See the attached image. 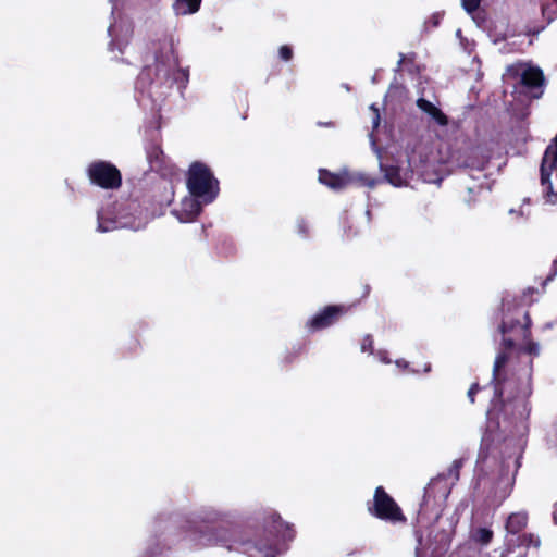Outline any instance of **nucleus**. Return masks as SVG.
<instances>
[{
  "mask_svg": "<svg viewBox=\"0 0 557 557\" xmlns=\"http://www.w3.org/2000/svg\"><path fill=\"white\" fill-rule=\"evenodd\" d=\"M386 181L396 187H400L404 184L400 169L398 166L389 165L385 168L384 174Z\"/></svg>",
  "mask_w": 557,
  "mask_h": 557,
  "instance_id": "obj_23",
  "label": "nucleus"
},
{
  "mask_svg": "<svg viewBox=\"0 0 557 557\" xmlns=\"http://www.w3.org/2000/svg\"><path fill=\"white\" fill-rule=\"evenodd\" d=\"M86 175L89 182L102 189L114 190L122 186V173L117 166L110 161L96 160L88 164Z\"/></svg>",
  "mask_w": 557,
  "mask_h": 557,
  "instance_id": "obj_7",
  "label": "nucleus"
},
{
  "mask_svg": "<svg viewBox=\"0 0 557 557\" xmlns=\"http://www.w3.org/2000/svg\"><path fill=\"white\" fill-rule=\"evenodd\" d=\"M296 228L297 233L302 237H307L309 235V225L304 219L297 221Z\"/></svg>",
  "mask_w": 557,
  "mask_h": 557,
  "instance_id": "obj_30",
  "label": "nucleus"
},
{
  "mask_svg": "<svg viewBox=\"0 0 557 557\" xmlns=\"http://www.w3.org/2000/svg\"><path fill=\"white\" fill-rule=\"evenodd\" d=\"M540 546L541 540L533 533H520L513 537H508L506 541V549L508 553H511L520 547H534L537 549Z\"/></svg>",
  "mask_w": 557,
  "mask_h": 557,
  "instance_id": "obj_14",
  "label": "nucleus"
},
{
  "mask_svg": "<svg viewBox=\"0 0 557 557\" xmlns=\"http://www.w3.org/2000/svg\"><path fill=\"white\" fill-rule=\"evenodd\" d=\"M185 537L196 546L219 545L249 557H277L288 549L296 531L277 512L264 517L262 533L238 528L225 521L193 520L183 525Z\"/></svg>",
  "mask_w": 557,
  "mask_h": 557,
  "instance_id": "obj_1",
  "label": "nucleus"
},
{
  "mask_svg": "<svg viewBox=\"0 0 557 557\" xmlns=\"http://www.w3.org/2000/svg\"><path fill=\"white\" fill-rule=\"evenodd\" d=\"M442 496H445V497H446V488H443V491H442Z\"/></svg>",
  "mask_w": 557,
  "mask_h": 557,
  "instance_id": "obj_38",
  "label": "nucleus"
},
{
  "mask_svg": "<svg viewBox=\"0 0 557 557\" xmlns=\"http://www.w3.org/2000/svg\"><path fill=\"white\" fill-rule=\"evenodd\" d=\"M556 274H557V258L553 261L552 272L545 278L544 285H546L548 282L553 281L554 277L556 276Z\"/></svg>",
  "mask_w": 557,
  "mask_h": 557,
  "instance_id": "obj_33",
  "label": "nucleus"
},
{
  "mask_svg": "<svg viewBox=\"0 0 557 557\" xmlns=\"http://www.w3.org/2000/svg\"><path fill=\"white\" fill-rule=\"evenodd\" d=\"M361 350L363 352H373V337L372 335L368 334L362 338L361 342Z\"/></svg>",
  "mask_w": 557,
  "mask_h": 557,
  "instance_id": "obj_28",
  "label": "nucleus"
},
{
  "mask_svg": "<svg viewBox=\"0 0 557 557\" xmlns=\"http://www.w3.org/2000/svg\"><path fill=\"white\" fill-rule=\"evenodd\" d=\"M461 467V461L460 460H455L451 465V467L449 468V474H455L456 479L458 480L459 479V469Z\"/></svg>",
  "mask_w": 557,
  "mask_h": 557,
  "instance_id": "obj_32",
  "label": "nucleus"
},
{
  "mask_svg": "<svg viewBox=\"0 0 557 557\" xmlns=\"http://www.w3.org/2000/svg\"><path fill=\"white\" fill-rule=\"evenodd\" d=\"M375 112H376V117H375V121H374V126L376 127L379 125V122H380V115H379V111L375 109Z\"/></svg>",
  "mask_w": 557,
  "mask_h": 557,
  "instance_id": "obj_37",
  "label": "nucleus"
},
{
  "mask_svg": "<svg viewBox=\"0 0 557 557\" xmlns=\"http://www.w3.org/2000/svg\"><path fill=\"white\" fill-rule=\"evenodd\" d=\"M557 2V0H555Z\"/></svg>",
  "mask_w": 557,
  "mask_h": 557,
  "instance_id": "obj_39",
  "label": "nucleus"
},
{
  "mask_svg": "<svg viewBox=\"0 0 557 557\" xmlns=\"http://www.w3.org/2000/svg\"><path fill=\"white\" fill-rule=\"evenodd\" d=\"M553 520H554V523L557 524V503L554 506Z\"/></svg>",
  "mask_w": 557,
  "mask_h": 557,
  "instance_id": "obj_35",
  "label": "nucleus"
},
{
  "mask_svg": "<svg viewBox=\"0 0 557 557\" xmlns=\"http://www.w3.org/2000/svg\"><path fill=\"white\" fill-rule=\"evenodd\" d=\"M406 57L405 54L400 53V59L398 61V66H401L405 63Z\"/></svg>",
  "mask_w": 557,
  "mask_h": 557,
  "instance_id": "obj_36",
  "label": "nucleus"
},
{
  "mask_svg": "<svg viewBox=\"0 0 557 557\" xmlns=\"http://www.w3.org/2000/svg\"><path fill=\"white\" fill-rule=\"evenodd\" d=\"M529 517L524 511L512 512L508 516L505 529L510 537L520 534L528 525Z\"/></svg>",
  "mask_w": 557,
  "mask_h": 557,
  "instance_id": "obj_17",
  "label": "nucleus"
},
{
  "mask_svg": "<svg viewBox=\"0 0 557 557\" xmlns=\"http://www.w3.org/2000/svg\"><path fill=\"white\" fill-rule=\"evenodd\" d=\"M319 182L334 191H341L348 187L347 170L345 169L339 173H334L327 169H320Z\"/></svg>",
  "mask_w": 557,
  "mask_h": 557,
  "instance_id": "obj_12",
  "label": "nucleus"
},
{
  "mask_svg": "<svg viewBox=\"0 0 557 557\" xmlns=\"http://www.w3.org/2000/svg\"><path fill=\"white\" fill-rule=\"evenodd\" d=\"M187 188L189 194L205 203H211L220 193L219 181L214 177L211 169L200 162L195 161L190 164L187 172Z\"/></svg>",
  "mask_w": 557,
  "mask_h": 557,
  "instance_id": "obj_5",
  "label": "nucleus"
},
{
  "mask_svg": "<svg viewBox=\"0 0 557 557\" xmlns=\"http://www.w3.org/2000/svg\"><path fill=\"white\" fill-rule=\"evenodd\" d=\"M278 54H280V58L283 60V61H290L293 59V55H294V52H293V49L290 46L288 45H283L280 47L278 49Z\"/></svg>",
  "mask_w": 557,
  "mask_h": 557,
  "instance_id": "obj_27",
  "label": "nucleus"
},
{
  "mask_svg": "<svg viewBox=\"0 0 557 557\" xmlns=\"http://www.w3.org/2000/svg\"><path fill=\"white\" fill-rule=\"evenodd\" d=\"M536 293L534 287H528L519 297L503 301V319L498 331L503 334L502 346L505 350L516 347L515 338L529 339L531 337L532 320L529 308L533 304L530 297Z\"/></svg>",
  "mask_w": 557,
  "mask_h": 557,
  "instance_id": "obj_3",
  "label": "nucleus"
},
{
  "mask_svg": "<svg viewBox=\"0 0 557 557\" xmlns=\"http://www.w3.org/2000/svg\"><path fill=\"white\" fill-rule=\"evenodd\" d=\"M189 70L180 67V60L172 44L161 47L154 54L153 64L143 67L136 78V88L152 99L165 97L177 85L186 88Z\"/></svg>",
  "mask_w": 557,
  "mask_h": 557,
  "instance_id": "obj_2",
  "label": "nucleus"
},
{
  "mask_svg": "<svg viewBox=\"0 0 557 557\" xmlns=\"http://www.w3.org/2000/svg\"><path fill=\"white\" fill-rule=\"evenodd\" d=\"M508 362V355L506 351L499 352L494 362L493 367V379L492 381H499V377H502V369L507 364Z\"/></svg>",
  "mask_w": 557,
  "mask_h": 557,
  "instance_id": "obj_24",
  "label": "nucleus"
},
{
  "mask_svg": "<svg viewBox=\"0 0 557 557\" xmlns=\"http://www.w3.org/2000/svg\"><path fill=\"white\" fill-rule=\"evenodd\" d=\"M97 219H98L97 230L99 232L104 233V232H110V231H113L114 228H116V221L111 218H104L102 215L101 211H98Z\"/></svg>",
  "mask_w": 557,
  "mask_h": 557,
  "instance_id": "obj_25",
  "label": "nucleus"
},
{
  "mask_svg": "<svg viewBox=\"0 0 557 557\" xmlns=\"http://www.w3.org/2000/svg\"><path fill=\"white\" fill-rule=\"evenodd\" d=\"M494 537L493 530L488 528H478L472 531L471 539L473 542L481 544V545H487L492 542Z\"/></svg>",
  "mask_w": 557,
  "mask_h": 557,
  "instance_id": "obj_22",
  "label": "nucleus"
},
{
  "mask_svg": "<svg viewBox=\"0 0 557 557\" xmlns=\"http://www.w3.org/2000/svg\"><path fill=\"white\" fill-rule=\"evenodd\" d=\"M525 345L521 348V350L530 356L536 357L540 354L539 344L533 342L531 337L529 339H524Z\"/></svg>",
  "mask_w": 557,
  "mask_h": 557,
  "instance_id": "obj_26",
  "label": "nucleus"
},
{
  "mask_svg": "<svg viewBox=\"0 0 557 557\" xmlns=\"http://www.w3.org/2000/svg\"><path fill=\"white\" fill-rule=\"evenodd\" d=\"M481 0H462V7L468 13L475 12L480 7Z\"/></svg>",
  "mask_w": 557,
  "mask_h": 557,
  "instance_id": "obj_29",
  "label": "nucleus"
},
{
  "mask_svg": "<svg viewBox=\"0 0 557 557\" xmlns=\"http://www.w3.org/2000/svg\"><path fill=\"white\" fill-rule=\"evenodd\" d=\"M202 0H175L173 10L177 15H191L199 11Z\"/></svg>",
  "mask_w": 557,
  "mask_h": 557,
  "instance_id": "obj_21",
  "label": "nucleus"
},
{
  "mask_svg": "<svg viewBox=\"0 0 557 557\" xmlns=\"http://www.w3.org/2000/svg\"><path fill=\"white\" fill-rule=\"evenodd\" d=\"M544 74L539 67L529 66L525 69L520 78L521 85L529 89L541 88L544 85Z\"/></svg>",
  "mask_w": 557,
  "mask_h": 557,
  "instance_id": "obj_18",
  "label": "nucleus"
},
{
  "mask_svg": "<svg viewBox=\"0 0 557 557\" xmlns=\"http://www.w3.org/2000/svg\"><path fill=\"white\" fill-rule=\"evenodd\" d=\"M481 391V386L478 382L471 384L469 391H468V398L471 404H474L475 401V395Z\"/></svg>",
  "mask_w": 557,
  "mask_h": 557,
  "instance_id": "obj_31",
  "label": "nucleus"
},
{
  "mask_svg": "<svg viewBox=\"0 0 557 557\" xmlns=\"http://www.w3.org/2000/svg\"><path fill=\"white\" fill-rule=\"evenodd\" d=\"M347 185L348 187L355 186L373 188L376 185V181L367 173L347 170Z\"/></svg>",
  "mask_w": 557,
  "mask_h": 557,
  "instance_id": "obj_19",
  "label": "nucleus"
},
{
  "mask_svg": "<svg viewBox=\"0 0 557 557\" xmlns=\"http://www.w3.org/2000/svg\"><path fill=\"white\" fill-rule=\"evenodd\" d=\"M485 178V175H483V180L474 176H468L463 180L458 197L468 208H473L482 201L486 189H488Z\"/></svg>",
  "mask_w": 557,
  "mask_h": 557,
  "instance_id": "obj_10",
  "label": "nucleus"
},
{
  "mask_svg": "<svg viewBox=\"0 0 557 557\" xmlns=\"http://www.w3.org/2000/svg\"><path fill=\"white\" fill-rule=\"evenodd\" d=\"M370 292H371V287H370V285H369V284H364V285H363V292H362L361 297H362V298L368 297V296H369V294H370Z\"/></svg>",
  "mask_w": 557,
  "mask_h": 557,
  "instance_id": "obj_34",
  "label": "nucleus"
},
{
  "mask_svg": "<svg viewBox=\"0 0 557 557\" xmlns=\"http://www.w3.org/2000/svg\"><path fill=\"white\" fill-rule=\"evenodd\" d=\"M532 372L533 360L530 359L520 368L511 369L509 375L499 377V381H492L495 397L502 400L505 408L516 404V407L521 408V417L529 416L531 410L529 397L532 394Z\"/></svg>",
  "mask_w": 557,
  "mask_h": 557,
  "instance_id": "obj_4",
  "label": "nucleus"
},
{
  "mask_svg": "<svg viewBox=\"0 0 557 557\" xmlns=\"http://www.w3.org/2000/svg\"><path fill=\"white\" fill-rule=\"evenodd\" d=\"M541 183L546 186V201H557V133L546 147L541 162Z\"/></svg>",
  "mask_w": 557,
  "mask_h": 557,
  "instance_id": "obj_8",
  "label": "nucleus"
},
{
  "mask_svg": "<svg viewBox=\"0 0 557 557\" xmlns=\"http://www.w3.org/2000/svg\"><path fill=\"white\" fill-rule=\"evenodd\" d=\"M371 516L393 524L407 522V517L396 500L380 485L375 487L372 502H368Z\"/></svg>",
  "mask_w": 557,
  "mask_h": 557,
  "instance_id": "obj_6",
  "label": "nucleus"
},
{
  "mask_svg": "<svg viewBox=\"0 0 557 557\" xmlns=\"http://www.w3.org/2000/svg\"><path fill=\"white\" fill-rule=\"evenodd\" d=\"M354 305H327L319 312L311 317L305 324L310 333L325 330L336 324L344 315H346Z\"/></svg>",
  "mask_w": 557,
  "mask_h": 557,
  "instance_id": "obj_9",
  "label": "nucleus"
},
{
  "mask_svg": "<svg viewBox=\"0 0 557 557\" xmlns=\"http://www.w3.org/2000/svg\"><path fill=\"white\" fill-rule=\"evenodd\" d=\"M147 159L151 168L161 172L163 176H172L176 173V169L173 164H166L165 156L160 146H151L147 151Z\"/></svg>",
  "mask_w": 557,
  "mask_h": 557,
  "instance_id": "obj_11",
  "label": "nucleus"
},
{
  "mask_svg": "<svg viewBox=\"0 0 557 557\" xmlns=\"http://www.w3.org/2000/svg\"><path fill=\"white\" fill-rule=\"evenodd\" d=\"M458 162L459 166L463 169L483 172L488 164V159L480 152L479 148H470L460 157Z\"/></svg>",
  "mask_w": 557,
  "mask_h": 557,
  "instance_id": "obj_13",
  "label": "nucleus"
},
{
  "mask_svg": "<svg viewBox=\"0 0 557 557\" xmlns=\"http://www.w3.org/2000/svg\"><path fill=\"white\" fill-rule=\"evenodd\" d=\"M203 205L206 203L202 202V199H198L193 196L189 199H185L182 202V214L180 215V220L183 222H191L196 220L200 215Z\"/></svg>",
  "mask_w": 557,
  "mask_h": 557,
  "instance_id": "obj_16",
  "label": "nucleus"
},
{
  "mask_svg": "<svg viewBox=\"0 0 557 557\" xmlns=\"http://www.w3.org/2000/svg\"><path fill=\"white\" fill-rule=\"evenodd\" d=\"M417 107L425 114H428L437 125H448L447 115L431 101L425 98H418L416 102Z\"/></svg>",
  "mask_w": 557,
  "mask_h": 557,
  "instance_id": "obj_15",
  "label": "nucleus"
},
{
  "mask_svg": "<svg viewBox=\"0 0 557 557\" xmlns=\"http://www.w3.org/2000/svg\"><path fill=\"white\" fill-rule=\"evenodd\" d=\"M442 479L432 480L424 488V494L420 503V512L428 511L434 504L436 498V490Z\"/></svg>",
  "mask_w": 557,
  "mask_h": 557,
  "instance_id": "obj_20",
  "label": "nucleus"
}]
</instances>
